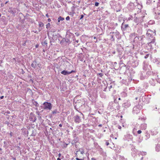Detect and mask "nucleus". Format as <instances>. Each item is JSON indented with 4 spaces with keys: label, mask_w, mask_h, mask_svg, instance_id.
<instances>
[{
    "label": "nucleus",
    "mask_w": 160,
    "mask_h": 160,
    "mask_svg": "<svg viewBox=\"0 0 160 160\" xmlns=\"http://www.w3.org/2000/svg\"><path fill=\"white\" fill-rule=\"evenodd\" d=\"M43 105L44 109L51 110L52 108V106L50 102H45L43 103Z\"/></svg>",
    "instance_id": "1"
},
{
    "label": "nucleus",
    "mask_w": 160,
    "mask_h": 160,
    "mask_svg": "<svg viewBox=\"0 0 160 160\" xmlns=\"http://www.w3.org/2000/svg\"><path fill=\"white\" fill-rule=\"evenodd\" d=\"M142 108V106L140 105H138L134 107L133 109V114H137L139 113L141 109Z\"/></svg>",
    "instance_id": "2"
},
{
    "label": "nucleus",
    "mask_w": 160,
    "mask_h": 160,
    "mask_svg": "<svg viewBox=\"0 0 160 160\" xmlns=\"http://www.w3.org/2000/svg\"><path fill=\"white\" fill-rule=\"evenodd\" d=\"M31 66L35 69H38L40 67L41 65L38 62L36 61H33L31 65Z\"/></svg>",
    "instance_id": "3"
},
{
    "label": "nucleus",
    "mask_w": 160,
    "mask_h": 160,
    "mask_svg": "<svg viewBox=\"0 0 160 160\" xmlns=\"http://www.w3.org/2000/svg\"><path fill=\"white\" fill-rule=\"evenodd\" d=\"M142 39L143 37H138L136 36L133 40V42L137 43H139L140 41H141L142 40Z\"/></svg>",
    "instance_id": "4"
},
{
    "label": "nucleus",
    "mask_w": 160,
    "mask_h": 160,
    "mask_svg": "<svg viewBox=\"0 0 160 160\" xmlns=\"http://www.w3.org/2000/svg\"><path fill=\"white\" fill-rule=\"evenodd\" d=\"M74 118V122L76 123H79L81 122V118L78 115H75Z\"/></svg>",
    "instance_id": "5"
},
{
    "label": "nucleus",
    "mask_w": 160,
    "mask_h": 160,
    "mask_svg": "<svg viewBox=\"0 0 160 160\" xmlns=\"http://www.w3.org/2000/svg\"><path fill=\"white\" fill-rule=\"evenodd\" d=\"M158 133L157 129L156 128H153L151 130V133L152 135H157Z\"/></svg>",
    "instance_id": "6"
},
{
    "label": "nucleus",
    "mask_w": 160,
    "mask_h": 160,
    "mask_svg": "<svg viewBox=\"0 0 160 160\" xmlns=\"http://www.w3.org/2000/svg\"><path fill=\"white\" fill-rule=\"evenodd\" d=\"M132 139V136L130 134H127L125 136V140H127L128 141H131Z\"/></svg>",
    "instance_id": "7"
},
{
    "label": "nucleus",
    "mask_w": 160,
    "mask_h": 160,
    "mask_svg": "<svg viewBox=\"0 0 160 160\" xmlns=\"http://www.w3.org/2000/svg\"><path fill=\"white\" fill-rule=\"evenodd\" d=\"M124 22L122 24V26L121 27L123 31H126L127 28L129 27L128 25L126 24L125 25L123 24Z\"/></svg>",
    "instance_id": "8"
},
{
    "label": "nucleus",
    "mask_w": 160,
    "mask_h": 160,
    "mask_svg": "<svg viewBox=\"0 0 160 160\" xmlns=\"http://www.w3.org/2000/svg\"><path fill=\"white\" fill-rule=\"evenodd\" d=\"M73 72V71H72L71 72H68L65 70H63L62 71L61 73L64 75H67Z\"/></svg>",
    "instance_id": "9"
},
{
    "label": "nucleus",
    "mask_w": 160,
    "mask_h": 160,
    "mask_svg": "<svg viewBox=\"0 0 160 160\" xmlns=\"http://www.w3.org/2000/svg\"><path fill=\"white\" fill-rule=\"evenodd\" d=\"M155 40L154 39H153L150 42L148 43V45L150 47V48H152V44L155 45Z\"/></svg>",
    "instance_id": "10"
},
{
    "label": "nucleus",
    "mask_w": 160,
    "mask_h": 160,
    "mask_svg": "<svg viewBox=\"0 0 160 160\" xmlns=\"http://www.w3.org/2000/svg\"><path fill=\"white\" fill-rule=\"evenodd\" d=\"M123 106L125 108H128L130 106L131 104L129 102L127 101L126 102L124 103L123 104Z\"/></svg>",
    "instance_id": "11"
},
{
    "label": "nucleus",
    "mask_w": 160,
    "mask_h": 160,
    "mask_svg": "<svg viewBox=\"0 0 160 160\" xmlns=\"http://www.w3.org/2000/svg\"><path fill=\"white\" fill-rule=\"evenodd\" d=\"M136 154H138L139 156H140V154L142 156H144L146 155L147 153L146 152L138 151L136 152Z\"/></svg>",
    "instance_id": "12"
},
{
    "label": "nucleus",
    "mask_w": 160,
    "mask_h": 160,
    "mask_svg": "<svg viewBox=\"0 0 160 160\" xmlns=\"http://www.w3.org/2000/svg\"><path fill=\"white\" fill-rule=\"evenodd\" d=\"M140 127L141 129L145 130L147 128V124L145 123H142L141 124Z\"/></svg>",
    "instance_id": "13"
},
{
    "label": "nucleus",
    "mask_w": 160,
    "mask_h": 160,
    "mask_svg": "<svg viewBox=\"0 0 160 160\" xmlns=\"http://www.w3.org/2000/svg\"><path fill=\"white\" fill-rule=\"evenodd\" d=\"M111 34H114V35H115L117 38H119V33L116 31V32H110Z\"/></svg>",
    "instance_id": "14"
},
{
    "label": "nucleus",
    "mask_w": 160,
    "mask_h": 160,
    "mask_svg": "<svg viewBox=\"0 0 160 160\" xmlns=\"http://www.w3.org/2000/svg\"><path fill=\"white\" fill-rule=\"evenodd\" d=\"M155 150L157 152H160V144H158L156 146Z\"/></svg>",
    "instance_id": "15"
},
{
    "label": "nucleus",
    "mask_w": 160,
    "mask_h": 160,
    "mask_svg": "<svg viewBox=\"0 0 160 160\" xmlns=\"http://www.w3.org/2000/svg\"><path fill=\"white\" fill-rule=\"evenodd\" d=\"M150 67V66H148V65L146 64H144L143 65V69L145 70H147L148 69H149V68Z\"/></svg>",
    "instance_id": "16"
},
{
    "label": "nucleus",
    "mask_w": 160,
    "mask_h": 160,
    "mask_svg": "<svg viewBox=\"0 0 160 160\" xmlns=\"http://www.w3.org/2000/svg\"><path fill=\"white\" fill-rule=\"evenodd\" d=\"M149 83H150L152 86H154L155 85V80L152 79L149 81Z\"/></svg>",
    "instance_id": "17"
},
{
    "label": "nucleus",
    "mask_w": 160,
    "mask_h": 160,
    "mask_svg": "<svg viewBox=\"0 0 160 160\" xmlns=\"http://www.w3.org/2000/svg\"><path fill=\"white\" fill-rule=\"evenodd\" d=\"M141 21L140 18H136L134 19V21L136 23H138L139 22Z\"/></svg>",
    "instance_id": "18"
},
{
    "label": "nucleus",
    "mask_w": 160,
    "mask_h": 160,
    "mask_svg": "<svg viewBox=\"0 0 160 160\" xmlns=\"http://www.w3.org/2000/svg\"><path fill=\"white\" fill-rule=\"evenodd\" d=\"M78 151L80 152V153L82 154H83L84 153V150L82 148L79 149Z\"/></svg>",
    "instance_id": "19"
},
{
    "label": "nucleus",
    "mask_w": 160,
    "mask_h": 160,
    "mask_svg": "<svg viewBox=\"0 0 160 160\" xmlns=\"http://www.w3.org/2000/svg\"><path fill=\"white\" fill-rule=\"evenodd\" d=\"M64 18H62L61 17H59L58 18V22H59L60 21H63L64 20Z\"/></svg>",
    "instance_id": "20"
},
{
    "label": "nucleus",
    "mask_w": 160,
    "mask_h": 160,
    "mask_svg": "<svg viewBox=\"0 0 160 160\" xmlns=\"http://www.w3.org/2000/svg\"><path fill=\"white\" fill-rule=\"evenodd\" d=\"M151 32H152V31L151 30H148L147 31V34L148 37H151V34L150 33Z\"/></svg>",
    "instance_id": "21"
},
{
    "label": "nucleus",
    "mask_w": 160,
    "mask_h": 160,
    "mask_svg": "<svg viewBox=\"0 0 160 160\" xmlns=\"http://www.w3.org/2000/svg\"><path fill=\"white\" fill-rule=\"evenodd\" d=\"M33 105L35 106L36 107H38L39 106V104L36 101H34L33 102Z\"/></svg>",
    "instance_id": "22"
},
{
    "label": "nucleus",
    "mask_w": 160,
    "mask_h": 160,
    "mask_svg": "<svg viewBox=\"0 0 160 160\" xmlns=\"http://www.w3.org/2000/svg\"><path fill=\"white\" fill-rule=\"evenodd\" d=\"M44 24L42 22H39V26L40 27H42L43 26Z\"/></svg>",
    "instance_id": "23"
},
{
    "label": "nucleus",
    "mask_w": 160,
    "mask_h": 160,
    "mask_svg": "<svg viewBox=\"0 0 160 160\" xmlns=\"http://www.w3.org/2000/svg\"><path fill=\"white\" fill-rule=\"evenodd\" d=\"M65 41L66 42H67V43H70L71 42L69 39L67 38L65 39Z\"/></svg>",
    "instance_id": "24"
},
{
    "label": "nucleus",
    "mask_w": 160,
    "mask_h": 160,
    "mask_svg": "<svg viewBox=\"0 0 160 160\" xmlns=\"http://www.w3.org/2000/svg\"><path fill=\"white\" fill-rule=\"evenodd\" d=\"M110 35L111 36V38H112V40L114 41V39L113 38V36L114 35V34H111V33H110Z\"/></svg>",
    "instance_id": "25"
},
{
    "label": "nucleus",
    "mask_w": 160,
    "mask_h": 160,
    "mask_svg": "<svg viewBox=\"0 0 160 160\" xmlns=\"http://www.w3.org/2000/svg\"><path fill=\"white\" fill-rule=\"evenodd\" d=\"M50 26V24L49 23H48L47 25H46V28H49Z\"/></svg>",
    "instance_id": "26"
},
{
    "label": "nucleus",
    "mask_w": 160,
    "mask_h": 160,
    "mask_svg": "<svg viewBox=\"0 0 160 160\" xmlns=\"http://www.w3.org/2000/svg\"><path fill=\"white\" fill-rule=\"evenodd\" d=\"M66 19L67 20H70V17L69 16H68L66 17Z\"/></svg>",
    "instance_id": "27"
},
{
    "label": "nucleus",
    "mask_w": 160,
    "mask_h": 160,
    "mask_svg": "<svg viewBox=\"0 0 160 160\" xmlns=\"http://www.w3.org/2000/svg\"><path fill=\"white\" fill-rule=\"evenodd\" d=\"M98 5H99V3H98V2H96L95 3V6H98Z\"/></svg>",
    "instance_id": "28"
},
{
    "label": "nucleus",
    "mask_w": 160,
    "mask_h": 160,
    "mask_svg": "<svg viewBox=\"0 0 160 160\" xmlns=\"http://www.w3.org/2000/svg\"><path fill=\"white\" fill-rule=\"evenodd\" d=\"M112 87V85H110V86H109L108 87V89L109 90H110V89H111V88Z\"/></svg>",
    "instance_id": "29"
},
{
    "label": "nucleus",
    "mask_w": 160,
    "mask_h": 160,
    "mask_svg": "<svg viewBox=\"0 0 160 160\" xmlns=\"http://www.w3.org/2000/svg\"><path fill=\"white\" fill-rule=\"evenodd\" d=\"M148 56H149V54H147L146 55L144 56V58H147L148 57Z\"/></svg>",
    "instance_id": "30"
},
{
    "label": "nucleus",
    "mask_w": 160,
    "mask_h": 160,
    "mask_svg": "<svg viewBox=\"0 0 160 160\" xmlns=\"http://www.w3.org/2000/svg\"><path fill=\"white\" fill-rule=\"evenodd\" d=\"M65 39L64 38H63L62 39V40L61 42V43L62 42H64V41H65Z\"/></svg>",
    "instance_id": "31"
},
{
    "label": "nucleus",
    "mask_w": 160,
    "mask_h": 160,
    "mask_svg": "<svg viewBox=\"0 0 160 160\" xmlns=\"http://www.w3.org/2000/svg\"><path fill=\"white\" fill-rule=\"evenodd\" d=\"M141 132H142V131L140 130H139L138 131V133L139 134H141Z\"/></svg>",
    "instance_id": "32"
},
{
    "label": "nucleus",
    "mask_w": 160,
    "mask_h": 160,
    "mask_svg": "<svg viewBox=\"0 0 160 160\" xmlns=\"http://www.w3.org/2000/svg\"><path fill=\"white\" fill-rule=\"evenodd\" d=\"M132 18V17L131 16H130L129 18H128V20H131Z\"/></svg>",
    "instance_id": "33"
},
{
    "label": "nucleus",
    "mask_w": 160,
    "mask_h": 160,
    "mask_svg": "<svg viewBox=\"0 0 160 160\" xmlns=\"http://www.w3.org/2000/svg\"><path fill=\"white\" fill-rule=\"evenodd\" d=\"M105 144L106 146H108L109 145V143L107 141L106 142Z\"/></svg>",
    "instance_id": "34"
},
{
    "label": "nucleus",
    "mask_w": 160,
    "mask_h": 160,
    "mask_svg": "<svg viewBox=\"0 0 160 160\" xmlns=\"http://www.w3.org/2000/svg\"><path fill=\"white\" fill-rule=\"evenodd\" d=\"M57 111L56 110H55L52 112V113L53 114H55L57 113Z\"/></svg>",
    "instance_id": "35"
},
{
    "label": "nucleus",
    "mask_w": 160,
    "mask_h": 160,
    "mask_svg": "<svg viewBox=\"0 0 160 160\" xmlns=\"http://www.w3.org/2000/svg\"><path fill=\"white\" fill-rule=\"evenodd\" d=\"M99 75L100 77H102L103 76V74L102 73H99Z\"/></svg>",
    "instance_id": "36"
},
{
    "label": "nucleus",
    "mask_w": 160,
    "mask_h": 160,
    "mask_svg": "<svg viewBox=\"0 0 160 160\" xmlns=\"http://www.w3.org/2000/svg\"><path fill=\"white\" fill-rule=\"evenodd\" d=\"M84 17V15H81V17L80 18V19H82V18H83Z\"/></svg>",
    "instance_id": "37"
},
{
    "label": "nucleus",
    "mask_w": 160,
    "mask_h": 160,
    "mask_svg": "<svg viewBox=\"0 0 160 160\" xmlns=\"http://www.w3.org/2000/svg\"><path fill=\"white\" fill-rule=\"evenodd\" d=\"M10 136L11 137H12V135H13L12 133V132H11L10 134Z\"/></svg>",
    "instance_id": "38"
},
{
    "label": "nucleus",
    "mask_w": 160,
    "mask_h": 160,
    "mask_svg": "<svg viewBox=\"0 0 160 160\" xmlns=\"http://www.w3.org/2000/svg\"><path fill=\"white\" fill-rule=\"evenodd\" d=\"M76 160H83V159H79L78 158H76Z\"/></svg>",
    "instance_id": "39"
},
{
    "label": "nucleus",
    "mask_w": 160,
    "mask_h": 160,
    "mask_svg": "<svg viewBox=\"0 0 160 160\" xmlns=\"http://www.w3.org/2000/svg\"><path fill=\"white\" fill-rule=\"evenodd\" d=\"M79 42V40H76L75 41V43H78Z\"/></svg>",
    "instance_id": "40"
},
{
    "label": "nucleus",
    "mask_w": 160,
    "mask_h": 160,
    "mask_svg": "<svg viewBox=\"0 0 160 160\" xmlns=\"http://www.w3.org/2000/svg\"><path fill=\"white\" fill-rule=\"evenodd\" d=\"M61 153H59L58 154V157H59V158L60 157H61Z\"/></svg>",
    "instance_id": "41"
},
{
    "label": "nucleus",
    "mask_w": 160,
    "mask_h": 160,
    "mask_svg": "<svg viewBox=\"0 0 160 160\" xmlns=\"http://www.w3.org/2000/svg\"><path fill=\"white\" fill-rule=\"evenodd\" d=\"M51 21V19H50V18H48V22H50V21Z\"/></svg>",
    "instance_id": "42"
},
{
    "label": "nucleus",
    "mask_w": 160,
    "mask_h": 160,
    "mask_svg": "<svg viewBox=\"0 0 160 160\" xmlns=\"http://www.w3.org/2000/svg\"><path fill=\"white\" fill-rule=\"evenodd\" d=\"M3 97H4V96H1V97H0V98H1V99H3Z\"/></svg>",
    "instance_id": "43"
},
{
    "label": "nucleus",
    "mask_w": 160,
    "mask_h": 160,
    "mask_svg": "<svg viewBox=\"0 0 160 160\" xmlns=\"http://www.w3.org/2000/svg\"><path fill=\"white\" fill-rule=\"evenodd\" d=\"M92 160H96V159L94 158H91Z\"/></svg>",
    "instance_id": "44"
},
{
    "label": "nucleus",
    "mask_w": 160,
    "mask_h": 160,
    "mask_svg": "<svg viewBox=\"0 0 160 160\" xmlns=\"http://www.w3.org/2000/svg\"><path fill=\"white\" fill-rule=\"evenodd\" d=\"M98 126L99 127H101L102 126V124H99Z\"/></svg>",
    "instance_id": "45"
},
{
    "label": "nucleus",
    "mask_w": 160,
    "mask_h": 160,
    "mask_svg": "<svg viewBox=\"0 0 160 160\" xmlns=\"http://www.w3.org/2000/svg\"><path fill=\"white\" fill-rule=\"evenodd\" d=\"M59 127H62V124H59Z\"/></svg>",
    "instance_id": "46"
},
{
    "label": "nucleus",
    "mask_w": 160,
    "mask_h": 160,
    "mask_svg": "<svg viewBox=\"0 0 160 160\" xmlns=\"http://www.w3.org/2000/svg\"><path fill=\"white\" fill-rule=\"evenodd\" d=\"M158 112L160 113V109H159L158 110Z\"/></svg>",
    "instance_id": "47"
},
{
    "label": "nucleus",
    "mask_w": 160,
    "mask_h": 160,
    "mask_svg": "<svg viewBox=\"0 0 160 160\" xmlns=\"http://www.w3.org/2000/svg\"><path fill=\"white\" fill-rule=\"evenodd\" d=\"M121 126H118V128H119V129H121Z\"/></svg>",
    "instance_id": "48"
},
{
    "label": "nucleus",
    "mask_w": 160,
    "mask_h": 160,
    "mask_svg": "<svg viewBox=\"0 0 160 160\" xmlns=\"http://www.w3.org/2000/svg\"><path fill=\"white\" fill-rule=\"evenodd\" d=\"M57 160H61V159L59 158H57Z\"/></svg>",
    "instance_id": "49"
},
{
    "label": "nucleus",
    "mask_w": 160,
    "mask_h": 160,
    "mask_svg": "<svg viewBox=\"0 0 160 160\" xmlns=\"http://www.w3.org/2000/svg\"><path fill=\"white\" fill-rule=\"evenodd\" d=\"M93 38L94 39H96V37H94V38Z\"/></svg>",
    "instance_id": "50"
},
{
    "label": "nucleus",
    "mask_w": 160,
    "mask_h": 160,
    "mask_svg": "<svg viewBox=\"0 0 160 160\" xmlns=\"http://www.w3.org/2000/svg\"><path fill=\"white\" fill-rule=\"evenodd\" d=\"M46 16L47 17H48V14H47L46 15Z\"/></svg>",
    "instance_id": "51"
},
{
    "label": "nucleus",
    "mask_w": 160,
    "mask_h": 160,
    "mask_svg": "<svg viewBox=\"0 0 160 160\" xmlns=\"http://www.w3.org/2000/svg\"><path fill=\"white\" fill-rule=\"evenodd\" d=\"M73 40H74L75 39V37H73Z\"/></svg>",
    "instance_id": "52"
},
{
    "label": "nucleus",
    "mask_w": 160,
    "mask_h": 160,
    "mask_svg": "<svg viewBox=\"0 0 160 160\" xmlns=\"http://www.w3.org/2000/svg\"><path fill=\"white\" fill-rule=\"evenodd\" d=\"M44 43H45V44H47V42H44Z\"/></svg>",
    "instance_id": "53"
},
{
    "label": "nucleus",
    "mask_w": 160,
    "mask_h": 160,
    "mask_svg": "<svg viewBox=\"0 0 160 160\" xmlns=\"http://www.w3.org/2000/svg\"><path fill=\"white\" fill-rule=\"evenodd\" d=\"M143 159V157H142L141 159V160H142Z\"/></svg>",
    "instance_id": "54"
},
{
    "label": "nucleus",
    "mask_w": 160,
    "mask_h": 160,
    "mask_svg": "<svg viewBox=\"0 0 160 160\" xmlns=\"http://www.w3.org/2000/svg\"><path fill=\"white\" fill-rule=\"evenodd\" d=\"M140 142H141V141H140H140H138V142H139V143H140Z\"/></svg>",
    "instance_id": "55"
},
{
    "label": "nucleus",
    "mask_w": 160,
    "mask_h": 160,
    "mask_svg": "<svg viewBox=\"0 0 160 160\" xmlns=\"http://www.w3.org/2000/svg\"><path fill=\"white\" fill-rule=\"evenodd\" d=\"M137 99H138V98L137 97L136 98V99L137 100Z\"/></svg>",
    "instance_id": "56"
},
{
    "label": "nucleus",
    "mask_w": 160,
    "mask_h": 160,
    "mask_svg": "<svg viewBox=\"0 0 160 160\" xmlns=\"http://www.w3.org/2000/svg\"><path fill=\"white\" fill-rule=\"evenodd\" d=\"M118 99H119V100H121V98H118Z\"/></svg>",
    "instance_id": "57"
},
{
    "label": "nucleus",
    "mask_w": 160,
    "mask_h": 160,
    "mask_svg": "<svg viewBox=\"0 0 160 160\" xmlns=\"http://www.w3.org/2000/svg\"><path fill=\"white\" fill-rule=\"evenodd\" d=\"M97 39H96V41H95V42H97Z\"/></svg>",
    "instance_id": "58"
},
{
    "label": "nucleus",
    "mask_w": 160,
    "mask_h": 160,
    "mask_svg": "<svg viewBox=\"0 0 160 160\" xmlns=\"http://www.w3.org/2000/svg\"><path fill=\"white\" fill-rule=\"evenodd\" d=\"M158 15H160V13H158Z\"/></svg>",
    "instance_id": "59"
},
{
    "label": "nucleus",
    "mask_w": 160,
    "mask_h": 160,
    "mask_svg": "<svg viewBox=\"0 0 160 160\" xmlns=\"http://www.w3.org/2000/svg\"><path fill=\"white\" fill-rule=\"evenodd\" d=\"M1 16V14H0V17Z\"/></svg>",
    "instance_id": "60"
},
{
    "label": "nucleus",
    "mask_w": 160,
    "mask_h": 160,
    "mask_svg": "<svg viewBox=\"0 0 160 160\" xmlns=\"http://www.w3.org/2000/svg\"><path fill=\"white\" fill-rule=\"evenodd\" d=\"M135 1H137L138 0H135Z\"/></svg>",
    "instance_id": "61"
},
{
    "label": "nucleus",
    "mask_w": 160,
    "mask_h": 160,
    "mask_svg": "<svg viewBox=\"0 0 160 160\" xmlns=\"http://www.w3.org/2000/svg\"><path fill=\"white\" fill-rule=\"evenodd\" d=\"M144 17H143V16L142 17V19H143Z\"/></svg>",
    "instance_id": "62"
},
{
    "label": "nucleus",
    "mask_w": 160,
    "mask_h": 160,
    "mask_svg": "<svg viewBox=\"0 0 160 160\" xmlns=\"http://www.w3.org/2000/svg\"><path fill=\"white\" fill-rule=\"evenodd\" d=\"M12 13H13V14H14V12H13Z\"/></svg>",
    "instance_id": "63"
},
{
    "label": "nucleus",
    "mask_w": 160,
    "mask_h": 160,
    "mask_svg": "<svg viewBox=\"0 0 160 160\" xmlns=\"http://www.w3.org/2000/svg\"><path fill=\"white\" fill-rule=\"evenodd\" d=\"M5 142H4V143H5Z\"/></svg>",
    "instance_id": "64"
}]
</instances>
